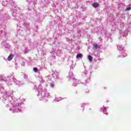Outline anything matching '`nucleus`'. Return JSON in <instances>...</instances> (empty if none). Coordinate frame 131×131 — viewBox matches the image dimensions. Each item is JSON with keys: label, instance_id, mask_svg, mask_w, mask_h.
I'll list each match as a JSON object with an SVG mask.
<instances>
[{"label": "nucleus", "instance_id": "nucleus-1", "mask_svg": "<svg viewBox=\"0 0 131 131\" xmlns=\"http://www.w3.org/2000/svg\"><path fill=\"white\" fill-rule=\"evenodd\" d=\"M13 58H14V55L11 54L9 55V56L8 57L7 59L9 61H12Z\"/></svg>", "mask_w": 131, "mask_h": 131}, {"label": "nucleus", "instance_id": "nucleus-3", "mask_svg": "<svg viewBox=\"0 0 131 131\" xmlns=\"http://www.w3.org/2000/svg\"><path fill=\"white\" fill-rule=\"evenodd\" d=\"M93 7L94 8H98V7H99V3L96 2V3H94L93 4Z\"/></svg>", "mask_w": 131, "mask_h": 131}, {"label": "nucleus", "instance_id": "nucleus-4", "mask_svg": "<svg viewBox=\"0 0 131 131\" xmlns=\"http://www.w3.org/2000/svg\"><path fill=\"white\" fill-rule=\"evenodd\" d=\"M82 57V54L80 53V54H78L77 55H76V58L77 59H78V58H80Z\"/></svg>", "mask_w": 131, "mask_h": 131}, {"label": "nucleus", "instance_id": "nucleus-2", "mask_svg": "<svg viewBox=\"0 0 131 131\" xmlns=\"http://www.w3.org/2000/svg\"><path fill=\"white\" fill-rule=\"evenodd\" d=\"M93 49L94 50H97L99 49V48H100V47L99 46V45H98V44H93Z\"/></svg>", "mask_w": 131, "mask_h": 131}, {"label": "nucleus", "instance_id": "nucleus-6", "mask_svg": "<svg viewBox=\"0 0 131 131\" xmlns=\"http://www.w3.org/2000/svg\"><path fill=\"white\" fill-rule=\"evenodd\" d=\"M33 70L34 72H37L38 71V69H37V68H34Z\"/></svg>", "mask_w": 131, "mask_h": 131}, {"label": "nucleus", "instance_id": "nucleus-5", "mask_svg": "<svg viewBox=\"0 0 131 131\" xmlns=\"http://www.w3.org/2000/svg\"><path fill=\"white\" fill-rule=\"evenodd\" d=\"M88 59L90 62L93 61V57H92V56L91 55H88Z\"/></svg>", "mask_w": 131, "mask_h": 131}, {"label": "nucleus", "instance_id": "nucleus-7", "mask_svg": "<svg viewBox=\"0 0 131 131\" xmlns=\"http://www.w3.org/2000/svg\"><path fill=\"white\" fill-rule=\"evenodd\" d=\"M130 10H131V7H128V8H126L125 11H130Z\"/></svg>", "mask_w": 131, "mask_h": 131}]
</instances>
